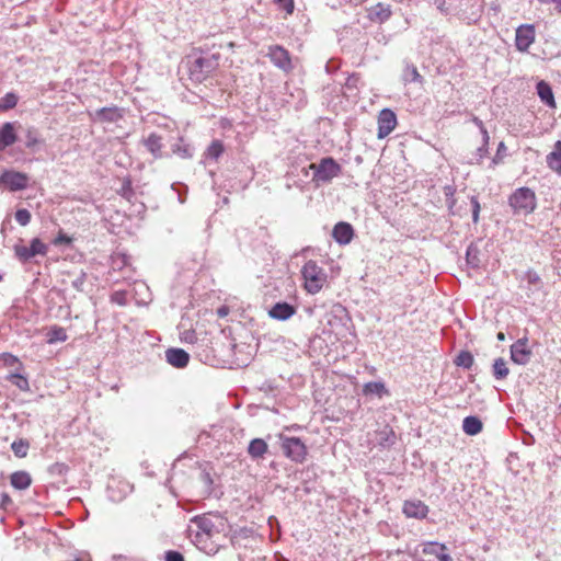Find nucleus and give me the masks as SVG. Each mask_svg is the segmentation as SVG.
<instances>
[{
  "label": "nucleus",
  "instance_id": "1",
  "mask_svg": "<svg viewBox=\"0 0 561 561\" xmlns=\"http://www.w3.org/2000/svg\"><path fill=\"white\" fill-rule=\"evenodd\" d=\"M219 54L202 56L201 49H193L191 54L183 59L184 67L188 78L194 83H203L210 78L219 68Z\"/></svg>",
  "mask_w": 561,
  "mask_h": 561
},
{
  "label": "nucleus",
  "instance_id": "2",
  "mask_svg": "<svg viewBox=\"0 0 561 561\" xmlns=\"http://www.w3.org/2000/svg\"><path fill=\"white\" fill-rule=\"evenodd\" d=\"M301 275L304 278V287L307 293L311 295L320 293L328 283L327 273L312 260L305 263Z\"/></svg>",
  "mask_w": 561,
  "mask_h": 561
},
{
  "label": "nucleus",
  "instance_id": "3",
  "mask_svg": "<svg viewBox=\"0 0 561 561\" xmlns=\"http://www.w3.org/2000/svg\"><path fill=\"white\" fill-rule=\"evenodd\" d=\"M508 203L515 213L531 214L537 206L536 194L529 187H519L512 193Z\"/></svg>",
  "mask_w": 561,
  "mask_h": 561
},
{
  "label": "nucleus",
  "instance_id": "4",
  "mask_svg": "<svg viewBox=\"0 0 561 561\" xmlns=\"http://www.w3.org/2000/svg\"><path fill=\"white\" fill-rule=\"evenodd\" d=\"M309 169L313 171V182H331L342 172L341 165L331 157L322 158L318 163H311Z\"/></svg>",
  "mask_w": 561,
  "mask_h": 561
},
{
  "label": "nucleus",
  "instance_id": "5",
  "mask_svg": "<svg viewBox=\"0 0 561 561\" xmlns=\"http://www.w3.org/2000/svg\"><path fill=\"white\" fill-rule=\"evenodd\" d=\"M283 454L296 463H302L307 459L308 448L298 437L279 435Z\"/></svg>",
  "mask_w": 561,
  "mask_h": 561
},
{
  "label": "nucleus",
  "instance_id": "6",
  "mask_svg": "<svg viewBox=\"0 0 561 561\" xmlns=\"http://www.w3.org/2000/svg\"><path fill=\"white\" fill-rule=\"evenodd\" d=\"M267 56L271 61L277 68L282 69L285 72H290L293 70L291 57L289 51L280 45H272L268 47Z\"/></svg>",
  "mask_w": 561,
  "mask_h": 561
},
{
  "label": "nucleus",
  "instance_id": "7",
  "mask_svg": "<svg viewBox=\"0 0 561 561\" xmlns=\"http://www.w3.org/2000/svg\"><path fill=\"white\" fill-rule=\"evenodd\" d=\"M378 138L383 139L387 136H389L396 128L398 122H397V115L392 110L383 108L379 112L378 118Z\"/></svg>",
  "mask_w": 561,
  "mask_h": 561
},
{
  "label": "nucleus",
  "instance_id": "8",
  "mask_svg": "<svg viewBox=\"0 0 561 561\" xmlns=\"http://www.w3.org/2000/svg\"><path fill=\"white\" fill-rule=\"evenodd\" d=\"M0 183L10 191H21L27 186L28 176L18 171H4L0 176Z\"/></svg>",
  "mask_w": 561,
  "mask_h": 561
},
{
  "label": "nucleus",
  "instance_id": "9",
  "mask_svg": "<svg viewBox=\"0 0 561 561\" xmlns=\"http://www.w3.org/2000/svg\"><path fill=\"white\" fill-rule=\"evenodd\" d=\"M536 31L531 24H523L517 27L515 36V45L519 51H527L535 42Z\"/></svg>",
  "mask_w": 561,
  "mask_h": 561
},
{
  "label": "nucleus",
  "instance_id": "10",
  "mask_svg": "<svg viewBox=\"0 0 561 561\" xmlns=\"http://www.w3.org/2000/svg\"><path fill=\"white\" fill-rule=\"evenodd\" d=\"M531 350L528 347V339H518L511 346V359L518 365H526L531 357Z\"/></svg>",
  "mask_w": 561,
  "mask_h": 561
},
{
  "label": "nucleus",
  "instance_id": "11",
  "mask_svg": "<svg viewBox=\"0 0 561 561\" xmlns=\"http://www.w3.org/2000/svg\"><path fill=\"white\" fill-rule=\"evenodd\" d=\"M402 512L408 518L424 519L428 515L430 508L421 500H408L403 503Z\"/></svg>",
  "mask_w": 561,
  "mask_h": 561
},
{
  "label": "nucleus",
  "instance_id": "12",
  "mask_svg": "<svg viewBox=\"0 0 561 561\" xmlns=\"http://www.w3.org/2000/svg\"><path fill=\"white\" fill-rule=\"evenodd\" d=\"M332 237L339 244L346 245L354 238V229L351 224L340 221L333 227Z\"/></svg>",
  "mask_w": 561,
  "mask_h": 561
},
{
  "label": "nucleus",
  "instance_id": "13",
  "mask_svg": "<svg viewBox=\"0 0 561 561\" xmlns=\"http://www.w3.org/2000/svg\"><path fill=\"white\" fill-rule=\"evenodd\" d=\"M422 552L427 556H434L439 561H451V557L447 553V547L438 542H425Z\"/></svg>",
  "mask_w": 561,
  "mask_h": 561
},
{
  "label": "nucleus",
  "instance_id": "14",
  "mask_svg": "<svg viewBox=\"0 0 561 561\" xmlns=\"http://www.w3.org/2000/svg\"><path fill=\"white\" fill-rule=\"evenodd\" d=\"M367 12L368 19L375 23H383L391 16L390 5L383 3H377L370 7Z\"/></svg>",
  "mask_w": 561,
  "mask_h": 561
},
{
  "label": "nucleus",
  "instance_id": "15",
  "mask_svg": "<svg viewBox=\"0 0 561 561\" xmlns=\"http://www.w3.org/2000/svg\"><path fill=\"white\" fill-rule=\"evenodd\" d=\"M167 360L176 368H183L188 364L190 355L182 348H170L165 352Z\"/></svg>",
  "mask_w": 561,
  "mask_h": 561
},
{
  "label": "nucleus",
  "instance_id": "16",
  "mask_svg": "<svg viewBox=\"0 0 561 561\" xmlns=\"http://www.w3.org/2000/svg\"><path fill=\"white\" fill-rule=\"evenodd\" d=\"M295 312H296V309L294 306H291L287 302H277L268 311V314L273 319L284 321V320L289 319L291 316H294Z\"/></svg>",
  "mask_w": 561,
  "mask_h": 561
},
{
  "label": "nucleus",
  "instance_id": "17",
  "mask_svg": "<svg viewBox=\"0 0 561 561\" xmlns=\"http://www.w3.org/2000/svg\"><path fill=\"white\" fill-rule=\"evenodd\" d=\"M16 141V133L13 123H4L0 128V150L12 146Z\"/></svg>",
  "mask_w": 561,
  "mask_h": 561
},
{
  "label": "nucleus",
  "instance_id": "18",
  "mask_svg": "<svg viewBox=\"0 0 561 561\" xmlns=\"http://www.w3.org/2000/svg\"><path fill=\"white\" fill-rule=\"evenodd\" d=\"M547 164L561 175V140L556 141L553 150L547 156Z\"/></svg>",
  "mask_w": 561,
  "mask_h": 561
},
{
  "label": "nucleus",
  "instance_id": "19",
  "mask_svg": "<svg viewBox=\"0 0 561 561\" xmlns=\"http://www.w3.org/2000/svg\"><path fill=\"white\" fill-rule=\"evenodd\" d=\"M10 483L16 490H25L32 483V478L26 471H15L10 476Z\"/></svg>",
  "mask_w": 561,
  "mask_h": 561
},
{
  "label": "nucleus",
  "instance_id": "20",
  "mask_svg": "<svg viewBox=\"0 0 561 561\" xmlns=\"http://www.w3.org/2000/svg\"><path fill=\"white\" fill-rule=\"evenodd\" d=\"M537 93L543 103H546L550 107H556L553 92L549 83H547L543 80L539 81L537 83Z\"/></svg>",
  "mask_w": 561,
  "mask_h": 561
},
{
  "label": "nucleus",
  "instance_id": "21",
  "mask_svg": "<svg viewBox=\"0 0 561 561\" xmlns=\"http://www.w3.org/2000/svg\"><path fill=\"white\" fill-rule=\"evenodd\" d=\"M267 450L268 446L266 442L262 438L252 439L248 447V454L253 459L263 458Z\"/></svg>",
  "mask_w": 561,
  "mask_h": 561
},
{
  "label": "nucleus",
  "instance_id": "22",
  "mask_svg": "<svg viewBox=\"0 0 561 561\" xmlns=\"http://www.w3.org/2000/svg\"><path fill=\"white\" fill-rule=\"evenodd\" d=\"M68 339L66 329L59 325H53L46 333V342L48 344H55L58 342H65Z\"/></svg>",
  "mask_w": 561,
  "mask_h": 561
},
{
  "label": "nucleus",
  "instance_id": "23",
  "mask_svg": "<svg viewBox=\"0 0 561 561\" xmlns=\"http://www.w3.org/2000/svg\"><path fill=\"white\" fill-rule=\"evenodd\" d=\"M482 427V422L477 416H467L462 422V430L468 435L479 434Z\"/></svg>",
  "mask_w": 561,
  "mask_h": 561
},
{
  "label": "nucleus",
  "instance_id": "24",
  "mask_svg": "<svg viewBox=\"0 0 561 561\" xmlns=\"http://www.w3.org/2000/svg\"><path fill=\"white\" fill-rule=\"evenodd\" d=\"M145 146L156 158L160 157L162 138L157 134H150L145 140Z\"/></svg>",
  "mask_w": 561,
  "mask_h": 561
},
{
  "label": "nucleus",
  "instance_id": "25",
  "mask_svg": "<svg viewBox=\"0 0 561 561\" xmlns=\"http://www.w3.org/2000/svg\"><path fill=\"white\" fill-rule=\"evenodd\" d=\"M364 394H377L378 397H382L388 393L385 383L380 381H370L364 385L363 387Z\"/></svg>",
  "mask_w": 561,
  "mask_h": 561
},
{
  "label": "nucleus",
  "instance_id": "26",
  "mask_svg": "<svg viewBox=\"0 0 561 561\" xmlns=\"http://www.w3.org/2000/svg\"><path fill=\"white\" fill-rule=\"evenodd\" d=\"M225 151V146L221 140L215 139L210 142L205 151V157L208 159L217 160Z\"/></svg>",
  "mask_w": 561,
  "mask_h": 561
},
{
  "label": "nucleus",
  "instance_id": "27",
  "mask_svg": "<svg viewBox=\"0 0 561 561\" xmlns=\"http://www.w3.org/2000/svg\"><path fill=\"white\" fill-rule=\"evenodd\" d=\"M11 449L18 458H24L28 454L30 442L25 438L15 439L11 444Z\"/></svg>",
  "mask_w": 561,
  "mask_h": 561
},
{
  "label": "nucleus",
  "instance_id": "28",
  "mask_svg": "<svg viewBox=\"0 0 561 561\" xmlns=\"http://www.w3.org/2000/svg\"><path fill=\"white\" fill-rule=\"evenodd\" d=\"M510 369L507 368L504 358H497L493 364V375L496 379H504L508 376Z\"/></svg>",
  "mask_w": 561,
  "mask_h": 561
},
{
  "label": "nucleus",
  "instance_id": "29",
  "mask_svg": "<svg viewBox=\"0 0 561 561\" xmlns=\"http://www.w3.org/2000/svg\"><path fill=\"white\" fill-rule=\"evenodd\" d=\"M404 81L405 82H417L420 84L423 83L424 79L422 75L419 72L417 68L413 65L407 66L404 70Z\"/></svg>",
  "mask_w": 561,
  "mask_h": 561
},
{
  "label": "nucleus",
  "instance_id": "30",
  "mask_svg": "<svg viewBox=\"0 0 561 561\" xmlns=\"http://www.w3.org/2000/svg\"><path fill=\"white\" fill-rule=\"evenodd\" d=\"M96 115L108 122H113L122 117L116 107H102L96 112Z\"/></svg>",
  "mask_w": 561,
  "mask_h": 561
},
{
  "label": "nucleus",
  "instance_id": "31",
  "mask_svg": "<svg viewBox=\"0 0 561 561\" xmlns=\"http://www.w3.org/2000/svg\"><path fill=\"white\" fill-rule=\"evenodd\" d=\"M18 95L13 92L7 93L3 98L0 99V110L8 111L16 106L18 104Z\"/></svg>",
  "mask_w": 561,
  "mask_h": 561
},
{
  "label": "nucleus",
  "instance_id": "32",
  "mask_svg": "<svg viewBox=\"0 0 561 561\" xmlns=\"http://www.w3.org/2000/svg\"><path fill=\"white\" fill-rule=\"evenodd\" d=\"M8 379L20 390L27 391L30 389L27 379L21 374H11L8 376Z\"/></svg>",
  "mask_w": 561,
  "mask_h": 561
},
{
  "label": "nucleus",
  "instance_id": "33",
  "mask_svg": "<svg viewBox=\"0 0 561 561\" xmlns=\"http://www.w3.org/2000/svg\"><path fill=\"white\" fill-rule=\"evenodd\" d=\"M0 359L3 362V365L7 367H14L16 366V369H22L23 365L19 360V358L10 353H3L0 355Z\"/></svg>",
  "mask_w": 561,
  "mask_h": 561
},
{
  "label": "nucleus",
  "instance_id": "34",
  "mask_svg": "<svg viewBox=\"0 0 561 561\" xmlns=\"http://www.w3.org/2000/svg\"><path fill=\"white\" fill-rule=\"evenodd\" d=\"M30 250L34 256L37 254L45 255L47 253V245L41 239L35 238L31 242Z\"/></svg>",
  "mask_w": 561,
  "mask_h": 561
},
{
  "label": "nucleus",
  "instance_id": "35",
  "mask_svg": "<svg viewBox=\"0 0 561 561\" xmlns=\"http://www.w3.org/2000/svg\"><path fill=\"white\" fill-rule=\"evenodd\" d=\"M455 363L458 366L470 368L472 366V364H473V356L469 352H461L457 356Z\"/></svg>",
  "mask_w": 561,
  "mask_h": 561
},
{
  "label": "nucleus",
  "instance_id": "36",
  "mask_svg": "<svg viewBox=\"0 0 561 561\" xmlns=\"http://www.w3.org/2000/svg\"><path fill=\"white\" fill-rule=\"evenodd\" d=\"M15 255L22 260V261H28L30 259L34 257L32 251L28 247L16 244L14 247Z\"/></svg>",
  "mask_w": 561,
  "mask_h": 561
},
{
  "label": "nucleus",
  "instance_id": "37",
  "mask_svg": "<svg viewBox=\"0 0 561 561\" xmlns=\"http://www.w3.org/2000/svg\"><path fill=\"white\" fill-rule=\"evenodd\" d=\"M31 213L25 209V208H22V209H18L16 213H15V220L21 225V226H26L30 224L31 221Z\"/></svg>",
  "mask_w": 561,
  "mask_h": 561
},
{
  "label": "nucleus",
  "instance_id": "38",
  "mask_svg": "<svg viewBox=\"0 0 561 561\" xmlns=\"http://www.w3.org/2000/svg\"><path fill=\"white\" fill-rule=\"evenodd\" d=\"M71 242L72 238L67 236L62 230L58 232L57 237L53 241L55 245L70 244Z\"/></svg>",
  "mask_w": 561,
  "mask_h": 561
},
{
  "label": "nucleus",
  "instance_id": "39",
  "mask_svg": "<svg viewBox=\"0 0 561 561\" xmlns=\"http://www.w3.org/2000/svg\"><path fill=\"white\" fill-rule=\"evenodd\" d=\"M275 2L287 14H291L294 12V0H275Z\"/></svg>",
  "mask_w": 561,
  "mask_h": 561
},
{
  "label": "nucleus",
  "instance_id": "40",
  "mask_svg": "<svg viewBox=\"0 0 561 561\" xmlns=\"http://www.w3.org/2000/svg\"><path fill=\"white\" fill-rule=\"evenodd\" d=\"M471 205H472V219L473 222L477 224L479 221V215H480V203L477 197H471Z\"/></svg>",
  "mask_w": 561,
  "mask_h": 561
},
{
  "label": "nucleus",
  "instance_id": "41",
  "mask_svg": "<svg viewBox=\"0 0 561 561\" xmlns=\"http://www.w3.org/2000/svg\"><path fill=\"white\" fill-rule=\"evenodd\" d=\"M111 301L118 305V306H124L126 305V295L124 291H115L112 296H111Z\"/></svg>",
  "mask_w": 561,
  "mask_h": 561
},
{
  "label": "nucleus",
  "instance_id": "42",
  "mask_svg": "<svg viewBox=\"0 0 561 561\" xmlns=\"http://www.w3.org/2000/svg\"><path fill=\"white\" fill-rule=\"evenodd\" d=\"M165 561H184V558L180 552L170 550L165 553Z\"/></svg>",
  "mask_w": 561,
  "mask_h": 561
},
{
  "label": "nucleus",
  "instance_id": "43",
  "mask_svg": "<svg viewBox=\"0 0 561 561\" xmlns=\"http://www.w3.org/2000/svg\"><path fill=\"white\" fill-rule=\"evenodd\" d=\"M38 144V139L33 130L27 131L26 147L32 148Z\"/></svg>",
  "mask_w": 561,
  "mask_h": 561
},
{
  "label": "nucleus",
  "instance_id": "44",
  "mask_svg": "<svg viewBox=\"0 0 561 561\" xmlns=\"http://www.w3.org/2000/svg\"><path fill=\"white\" fill-rule=\"evenodd\" d=\"M474 122L476 124L481 128L482 133H483V138H484V147L488 145V141H489V134H488V130L485 129L483 123L481 121H479L477 117L474 118Z\"/></svg>",
  "mask_w": 561,
  "mask_h": 561
},
{
  "label": "nucleus",
  "instance_id": "45",
  "mask_svg": "<svg viewBox=\"0 0 561 561\" xmlns=\"http://www.w3.org/2000/svg\"><path fill=\"white\" fill-rule=\"evenodd\" d=\"M505 151H506V146H505V144H504L503 141H501V142L499 144V147H497L496 157H495V158H494V160H493V161H494V163H497V162H499L501 153H503V152H505Z\"/></svg>",
  "mask_w": 561,
  "mask_h": 561
},
{
  "label": "nucleus",
  "instance_id": "46",
  "mask_svg": "<svg viewBox=\"0 0 561 561\" xmlns=\"http://www.w3.org/2000/svg\"><path fill=\"white\" fill-rule=\"evenodd\" d=\"M12 503V500L8 493H3L1 495V507L5 508L9 504Z\"/></svg>",
  "mask_w": 561,
  "mask_h": 561
},
{
  "label": "nucleus",
  "instance_id": "47",
  "mask_svg": "<svg viewBox=\"0 0 561 561\" xmlns=\"http://www.w3.org/2000/svg\"><path fill=\"white\" fill-rule=\"evenodd\" d=\"M173 152L175 153H179L181 154L182 157H190V152H188V149L187 148H176V149H173Z\"/></svg>",
  "mask_w": 561,
  "mask_h": 561
},
{
  "label": "nucleus",
  "instance_id": "48",
  "mask_svg": "<svg viewBox=\"0 0 561 561\" xmlns=\"http://www.w3.org/2000/svg\"><path fill=\"white\" fill-rule=\"evenodd\" d=\"M217 312H218L219 317H225L228 314V309L226 307H222V308H219Z\"/></svg>",
  "mask_w": 561,
  "mask_h": 561
},
{
  "label": "nucleus",
  "instance_id": "49",
  "mask_svg": "<svg viewBox=\"0 0 561 561\" xmlns=\"http://www.w3.org/2000/svg\"><path fill=\"white\" fill-rule=\"evenodd\" d=\"M496 337H497L499 341H504L505 340V334L503 332H499Z\"/></svg>",
  "mask_w": 561,
  "mask_h": 561
},
{
  "label": "nucleus",
  "instance_id": "50",
  "mask_svg": "<svg viewBox=\"0 0 561 561\" xmlns=\"http://www.w3.org/2000/svg\"><path fill=\"white\" fill-rule=\"evenodd\" d=\"M479 151L482 152L483 154H485L486 153V148H481V149H479Z\"/></svg>",
  "mask_w": 561,
  "mask_h": 561
},
{
  "label": "nucleus",
  "instance_id": "51",
  "mask_svg": "<svg viewBox=\"0 0 561 561\" xmlns=\"http://www.w3.org/2000/svg\"><path fill=\"white\" fill-rule=\"evenodd\" d=\"M2 279V276L0 275V280Z\"/></svg>",
  "mask_w": 561,
  "mask_h": 561
}]
</instances>
